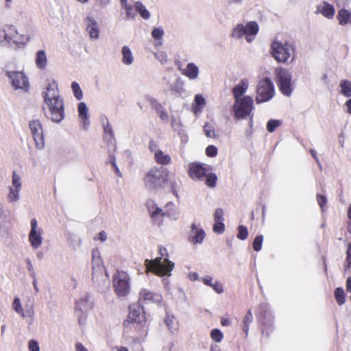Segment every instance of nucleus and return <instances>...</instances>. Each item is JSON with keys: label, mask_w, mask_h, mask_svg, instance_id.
Returning <instances> with one entry per match:
<instances>
[{"label": "nucleus", "mask_w": 351, "mask_h": 351, "mask_svg": "<svg viewBox=\"0 0 351 351\" xmlns=\"http://www.w3.org/2000/svg\"><path fill=\"white\" fill-rule=\"evenodd\" d=\"M335 298L339 305L345 303V293L342 288L338 287L335 290Z\"/></svg>", "instance_id": "38"}, {"label": "nucleus", "mask_w": 351, "mask_h": 351, "mask_svg": "<svg viewBox=\"0 0 351 351\" xmlns=\"http://www.w3.org/2000/svg\"><path fill=\"white\" fill-rule=\"evenodd\" d=\"M245 40L248 43H251L258 33L259 27L256 22L250 21L245 25Z\"/></svg>", "instance_id": "22"}, {"label": "nucleus", "mask_w": 351, "mask_h": 351, "mask_svg": "<svg viewBox=\"0 0 351 351\" xmlns=\"http://www.w3.org/2000/svg\"><path fill=\"white\" fill-rule=\"evenodd\" d=\"M205 237V231L202 228H198L195 223H193L191 226L189 241L193 245L200 244L203 242Z\"/></svg>", "instance_id": "18"}, {"label": "nucleus", "mask_w": 351, "mask_h": 351, "mask_svg": "<svg viewBox=\"0 0 351 351\" xmlns=\"http://www.w3.org/2000/svg\"><path fill=\"white\" fill-rule=\"evenodd\" d=\"M281 125V121L277 119H270L267 123V130L269 132H274Z\"/></svg>", "instance_id": "41"}, {"label": "nucleus", "mask_w": 351, "mask_h": 351, "mask_svg": "<svg viewBox=\"0 0 351 351\" xmlns=\"http://www.w3.org/2000/svg\"><path fill=\"white\" fill-rule=\"evenodd\" d=\"M43 96L49 108L47 117L53 122L60 123L64 118V104L55 80L47 84L43 92Z\"/></svg>", "instance_id": "1"}, {"label": "nucleus", "mask_w": 351, "mask_h": 351, "mask_svg": "<svg viewBox=\"0 0 351 351\" xmlns=\"http://www.w3.org/2000/svg\"><path fill=\"white\" fill-rule=\"evenodd\" d=\"M154 56L163 65L166 64L168 62L167 54L164 51H159L156 53Z\"/></svg>", "instance_id": "50"}, {"label": "nucleus", "mask_w": 351, "mask_h": 351, "mask_svg": "<svg viewBox=\"0 0 351 351\" xmlns=\"http://www.w3.org/2000/svg\"><path fill=\"white\" fill-rule=\"evenodd\" d=\"M316 14H322L326 18L330 19L335 15V8L332 5L324 1L316 6Z\"/></svg>", "instance_id": "21"}, {"label": "nucleus", "mask_w": 351, "mask_h": 351, "mask_svg": "<svg viewBox=\"0 0 351 351\" xmlns=\"http://www.w3.org/2000/svg\"><path fill=\"white\" fill-rule=\"evenodd\" d=\"M37 221L36 219L31 220V231L29 234V241L34 248H38L42 243V237L40 231H37Z\"/></svg>", "instance_id": "17"}, {"label": "nucleus", "mask_w": 351, "mask_h": 351, "mask_svg": "<svg viewBox=\"0 0 351 351\" xmlns=\"http://www.w3.org/2000/svg\"><path fill=\"white\" fill-rule=\"evenodd\" d=\"M249 86V82L247 79H242L238 84H237L232 89V94L234 100L241 99Z\"/></svg>", "instance_id": "24"}, {"label": "nucleus", "mask_w": 351, "mask_h": 351, "mask_svg": "<svg viewBox=\"0 0 351 351\" xmlns=\"http://www.w3.org/2000/svg\"><path fill=\"white\" fill-rule=\"evenodd\" d=\"M210 337L215 342H220L223 338V335L219 329H213L210 332Z\"/></svg>", "instance_id": "42"}, {"label": "nucleus", "mask_w": 351, "mask_h": 351, "mask_svg": "<svg viewBox=\"0 0 351 351\" xmlns=\"http://www.w3.org/2000/svg\"><path fill=\"white\" fill-rule=\"evenodd\" d=\"M205 176L206 177V184L210 188L215 187L217 180V175L213 173H209L208 174L206 173Z\"/></svg>", "instance_id": "39"}, {"label": "nucleus", "mask_w": 351, "mask_h": 351, "mask_svg": "<svg viewBox=\"0 0 351 351\" xmlns=\"http://www.w3.org/2000/svg\"><path fill=\"white\" fill-rule=\"evenodd\" d=\"M277 77L278 80V86L281 93L284 95L289 97L293 92L291 73L287 69H280L277 71Z\"/></svg>", "instance_id": "10"}, {"label": "nucleus", "mask_w": 351, "mask_h": 351, "mask_svg": "<svg viewBox=\"0 0 351 351\" xmlns=\"http://www.w3.org/2000/svg\"><path fill=\"white\" fill-rule=\"evenodd\" d=\"M237 238L240 240H245L248 237V231L245 226L240 225L238 227Z\"/></svg>", "instance_id": "45"}, {"label": "nucleus", "mask_w": 351, "mask_h": 351, "mask_svg": "<svg viewBox=\"0 0 351 351\" xmlns=\"http://www.w3.org/2000/svg\"><path fill=\"white\" fill-rule=\"evenodd\" d=\"M156 162L162 165L169 164L171 161L169 155H154Z\"/></svg>", "instance_id": "48"}, {"label": "nucleus", "mask_w": 351, "mask_h": 351, "mask_svg": "<svg viewBox=\"0 0 351 351\" xmlns=\"http://www.w3.org/2000/svg\"><path fill=\"white\" fill-rule=\"evenodd\" d=\"M76 351H88L81 343H77L75 344Z\"/></svg>", "instance_id": "64"}, {"label": "nucleus", "mask_w": 351, "mask_h": 351, "mask_svg": "<svg viewBox=\"0 0 351 351\" xmlns=\"http://www.w3.org/2000/svg\"><path fill=\"white\" fill-rule=\"evenodd\" d=\"M231 36L232 38L241 39L245 36V25L243 23L237 24L233 29Z\"/></svg>", "instance_id": "34"}, {"label": "nucleus", "mask_w": 351, "mask_h": 351, "mask_svg": "<svg viewBox=\"0 0 351 351\" xmlns=\"http://www.w3.org/2000/svg\"><path fill=\"white\" fill-rule=\"evenodd\" d=\"M225 230V225L223 221H215L213 226V231L217 234H222Z\"/></svg>", "instance_id": "52"}, {"label": "nucleus", "mask_w": 351, "mask_h": 351, "mask_svg": "<svg viewBox=\"0 0 351 351\" xmlns=\"http://www.w3.org/2000/svg\"><path fill=\"white\" fill-rule=\"evenodd\" d=\"M19 191H20V189L10 187L9 195H8V198L10 199V201H16L19 199Z\"/></svg>", "instance_id": "54"}, {"label": "nucleus", "mask_w": 351, "mask_h": 351, "mask_svg": "<svg viewBox=\"0 0 351 351\" xmlns=\"http://www.w3.org/2000/svg\"><path fill=\"white\" fill-rule=\"evenodd\" d=\"M5 75L14 90H20L25 93L29 91L30 87L29 78L23 71L7 70Z\"/></svg>", "instance_id": "7"}, {"label": "nucleus", "mask_w": 351, "mask_h": 351, "mask_svg": "<svg viewBox=\"0 0 351 351\" xmlns=\"http://www.w3.org/2000/svg\"><path fill=\"white\" fill-rule=\"evenodd\" d=\"M263 241V235H258L254 238L253 243H252V247L254 251L258 252L261 250Z\"/></svg>", "instance_id": "43"}, {"label": "nucleus", "mask_w": 351, "mask_h": 351, "mask_svg": "<svg viewBox=\"0 0 351 351\" xmlns=\"http://www.w3.org/2000/svg\"><path fill=\"white\" fill-rule=\"evenodd\" d=\"M215 221H223V210L219 208L216 209L214 215Z\"/></svg>", "instance_id": "56"}, {"label": "nucleus", "mask_w": 351, "mask_h": 351, "mask_svg": "<svg viewBox=\"0 0 351 351\" xmlns=\"http://www.w3.org/2000/svg\"><path fill=\"white\" fill-rule=\"evenodd\" d=\"M149 148L153 154H163V152L158 149V145L156 142L151 141L149 143Z\"/></svg>", "instance_id": "58"}, {"label": "nucleus", "mask_w": 351, "mask_h": 351, "mask_svg": "<svg viewBox=\"0 0 351 351\" xmlns=\"http://www.w3.org/2000/svg\"><path fill=\"white\" fill-rule=\"evenodd\" d=\"M141 297L144 301H154L156 299L157 295L153 292H151L147 289L141 290Z\"/></svg>", "instance_id": "40"}, {"label": "nucleus", "mask_w": 351, "mask_h": 351, "mask_svg": "<svg viewBox=\"0 0 351 351\" xmlns=\"http://www.w3.org/2000/svg\"><path fill=\"white\" fill-rule=\"evenodd\" d=\"M29 128L35 141L36 147L42 149L45 146L43 129L41 122L38 119L32 120L29 122Z\"/></svg>", "instance_id": "12"}, {"label": "nucleus", "mask_w": 351, "mask_h": 351, "mask_svg": "<svg viewBox=\"0 0 351 351\" xmlns=\"http://www.w3.org/2000/svg\"><path fill=\"white\" fill-rule=\"evenodd\" d=\"M71 87L75 97L79 101L82 100L83 99V92L80 84L76 82H73Z\"/></svg>", "instance_id": "36"}, {"label": "nucleus", "mask_w": 351, "mask_h": 351, "mask_svg": "<svg viewBox=\"0 0 351 351\" xmlns=\"http://www.w3.org/2000/svg\"><path fill=\"white\" fill-rule=\"evenodd\" d=\"M16 27L13 25H7L0 29V43H5L8 45L12 40V37L16 34Z\"/></svg>", "instance_id": "23"}, {"label": "nucleus", "mask_w": 351, "mask_h": 351, "mask_svg": "<svg viewBox=\"0 0 351 351\" xmlns=\"http://www.w3.org/2000/svg\"><path fill=\"white\" fill-rule=\"evenodd\" d=\"M179 69L182 71V73L187 77L191 80H196L199 75V68L193 62L188 63L186 68L184 69Z\"/></svg>", "instance_id": "25"}, {"label": "nucleus", "mask_w": 351, "mask_h": 351, "mask_svg": "<svg viewBox=\"0 0 351 351\" xmlns=\"http://www.w3.org/2000/svg\"><path fill=\"white\" fill-rule=\"evenodd\" d=\"M162 81L165 82V85L169 87V90L173 95L180 97L184 92V82L180 77H177L175 81L170 83V81L165 76L162 77Z\"/></svg>", "instance_id": "16"}, {"label": "nucleus", "mask_w": 351, "mask_h": 351, "mask_svg": "<svg viewBox=\"0 0 351 351\" xmlns=\"http://www.w3.org/2000/svg\"><path fill=\"white\" fill-rule=\"evenodd\" d=\"M337 19L341 25H345L348 23H351V13L345 9H341L338 12Z\"/></svg>", "instance_id": "31"}, {"label": "nucleus", "mask_w": 351, "mask_h": 351, "mask_svg": "<svg viewBox=\"0 0 351 351\" xmlns=\"http://www.w3.org/2000/svg\"><path fill=\"white\" fill-rule=\"evenodd\" d=\"M258 322L265 329L267 326L272 327L274 317L271 315L269 307L267 304H260L256 312Z\"/></svg>", "instance_id": "11"}, {"label": "nucleus", "mask_w": 351, "mask_h": 351, "mask_svg": "<svg viewBox=\"0 0 351 351\" xmlns=\"http://www.w3.org/2000/svg\"><path fill=\"white\" fill-rule=\"evenodd\" d=\"M125 10V15L128 19H133L136 16V14L134 12V7L130 5H127V7H122Z\"/></svg>", "instance_id": "53"}, {"label": "nucleus", "mask_w": 351, "mask_h": 351, "mask_svg": "<svg viewBox=\"0 0 351 351\" xmlns=\"http://www.w3.org/2000/svg\"><path fill=\"white\" fill-rule=\"evenodd\" d=\"M205 154H217V148L215 145H209L206 147Z\"/></svg>", "instance_id": "62"}, {"label": "nucleus", "mask_w": 351, "mask_h": 351, "mask_svg": "<svg viewBox=\"0 0 351 351\" xmlns=\"http://www.w3.org/2000/svg\"><path fill=\"white\" fill-rule=\"evenodd\" d=\"M28 348L29 351H40V347L38 341L31 339L28 343Z\"/></svg>", "instance_id": "57"}, {"label": "nucleus", "mask_w": 351, "mask_h": 351, "mask_svg": "<svg viewBox=\"0 0 351 351\" xmlns=\"http://www.w3.org/2000/svg\"><path fill=\"white\" fill-rule=\"evenodd\" d=\"M129 314L123 324L128 327L130 324H141L145 321V315L143 312V307L138 304H133L129 307Z\"/></svg>", "instance_id": "13"}, {"label": "nucleus", "mask_w": 351, "mask_h": 351, "mask_svg": "<svg viewBox=\"0 0 351 351\" xmlns=\"http://www.w3.org/2000/svg\"><path fill=\"white\" fill-rule=\"evenodd\" d=\"M253 99L251 97L243 96L241 99L234 100L233 111L234 119H245L250 116L254 108Z\"/></svg>", "instance_id": "6"}, {"label": "nucleus", "mask_w": 351, "mask_h": 351, "mask_svg": "<svg viewBox=\"0 0 351 351\" xmlns=\"http://www.w3.org/2000/svg\"><path fill=\"white\" fill-rule=\"evenodd\" d=\"M89 300L88 298H85L83 299H80L76 302L75 304V310L82 311L84 310H87L89 308Z\"/></svg>", "instance_id": "37"}, {"label": "nucleus", "mask_w": 351, "mask_h": 351, "mask_svg": "<svg viewBox=\"0 0 351 351\" xmlns=\"http://www.w3.org/2000/svg\"><path fill=\"white\" fill-rule=\"evenodd\" d=\"M101 124L104 130V140L110 147L111 151H114L116 147V138L112 125L106 117L101 119Z\"/></svg>", "instance_id": "14"}, {"label": "nucleus", "mask_w": 351, "mask_h": 351, "mask_svg": "<svg viewBox=\"0 0 351 351\" xmlns=\"http://www.w3.org/2000/svg\"><path fill=\"white\" fill-rule=\"evenodd\" d=\"M204 130L206 136L210 138H215L217 136L215 134L214 127L210 124L206 123L204 126Z\"/></svg>", "instance_id": "44"}, {"label": "nucleus", "mask_w": 351, "mask_h": 351, "mask_svg": "<svg viewBox=\"0 0 351 351\" xmlns=\"http://www.w3.org/2000/svg\"><path fill=\"white\" fill-rule=\"evenodd\" d=\"M206 105V99L201 94L195 95L194 103L192 108L195 114L202 112L203 108Z\"/></svg>", "instance_id": "30"}, {"label": "nucleus", "mask_w": 351, "mask_h": 351, "mask_svg": "<svg viewBox=\"0 0 351 351\" xmlns=\"http://www.w3.org/2000/svg\"><path fill=\"white\" fill-rule=\"evenodd\" d=\"M12 307L16 313L24 316V311L23 308H22L21 301L19 298H14L12 303Z\"/></svg>", "instance_id": "49"}, {"label": "nucleus", "mask_w": 351, "mask_h": 351, "mask_svg": "<svg viewBox=\"0 0 351 351\" xmlns=\"http://www.w3.org/2000/svg\"><path fill=\"white\" fill-rule=\"evenodd\" d=\"M253 322V315L252 313V311L250 309L247 311V313L245 314L243 323V330L246 335H247L249 329H250V324Z\"/></svg>", "instance_id": "35"}, {"label": "nucleus", "mask_w": 351, "mask_h": 351, "mask_svg": "<svg viewBox=\"0 0 351 351\" xmlns=\"http://www.w3.org/2000/svg\"><path fill=\"white\" fill-rule=\"evenodd\" d=\"M271 50L272 56L278 62L286 63L290 59V63H293L296 59L295 46L293 43L274 40Z\"/></svg>", "instance_id": "3"}, {"label": "nucleus", "mask_w": 351, "mask_h": 351, "mask_svg": "<svg viewBox=\"0 0 351 351\" xmlns=\"http://www.w3.org/2000/svg\"><path fill=\"white\" fill-rule=\"evenodd\" d=\"M134 8L143 19L148 20L150 18V12L141 1H136Z\"/></svg>", "instance_id": "32"}, {"label": "nucleus", "mask_w": 351, "mask_h": 351, "mask_svg": "<svg viewBox=\"0 0 351 351\" xmlns=\"http://www.w3.org/2000/svg\"><path fill=\"white\" fill-rule=\"evenodd\" d=\"M169 173L165 167H153L145 176L144 183L149 190L164 188L168 182Z\"/></svg>", "instance_id": "4"}, {"label": "nucleus", "mask_w": 351, "mask_h": 351, "mask_svg": "<svg viewBox=\"0 0 351 351\" xmlns=\"http://www.w3.org/2000/svg\"><path fill=\"white\" fill-rule=\"evenodd\" d=\"M92 268L93 274L103 269V261L99 256V251L94 249L92 251Z\"/></svg>", "instance_id": "27"}, {"label": "nucleus", "mask_w": 351, "mask_h": 351, "mask_svg": "<svg viewBox=\"0 0 351 351\" xmlns=\"http://www.w3.org/2000/svg\"><path fill=\"white\" fill-rule=\"evenodd\" d=\"M165 34L162 27H154L152 32V36L156 40H160Z\"/></svg>", "instance_id": "46"}, {"label": "nucleus", "mask_w": 351, "mask_h": 351, "mask_svg": "<svg viewBox=\"0 0 351 351\" xmlns=\"http://www.w3.org/2000/svg\"><path fill=\"white\" fill-rule=\"evenodd\" d=\"M111 164H112V166L113 167V168H114V171H115V172H116L117 175L118 176H120V177H121V172H120L119 169H118V167H117V165H116L115 158H114V156H113V157L112 158V159H111Z\"/></svg>", "instance_id": "63"}, {"label": "nucleus", "mask_w": 351, "mask_h": 351, "mask_svg": "<svg viewBox=\"0 0 351 351\" xmlns=\"http://www.w3.org/2000/svg\"><path fill=\"white\" fill-rule=\"evenodd\" d=\"M150 104L152 108H154L156 111V112H159L160 110L163 108L162 104L159 103L157 99H151Z\"/></svg>", "instance_id": "59"}, {"label": "nucleus", "mask_w": 351, "mask_h": 351, "mask_svg": "<svg viewBox=\"0 0 351 351\" xmlns=\"http://www.w3.org/2000/svg\"><path fill=\"white\" fill-rule=\"evenodd\" d=\"M159 114L160 118L164 121H168V113L165 110V109L163 108L162 110H160L159 112H157Z\"/></svg>", "instance_id": "60"}, {"label": "nucleus", "mask_w": 351, "mask_h": 351, "mask_svg": "<svg viewBox=\"0 0 351 351\" xmlns=\"http://www.w3.org/2000/svg\"><path fill=\"white\" fill-rule=\"evenodd\" d=\"M207 172L208 169L201 164L193 162L189 165L188 173L193 180H202Z\"/></svg>", "instance_id": "19"}, {"label": "nucleus", "mask_w": 351, "mask_h": 351, "mask_svg": "<svg viewBox=\"0 0 351 351\" xmlns=\"http://www.w3.org/2000/svg\"><path fill=\"white\" fill-rule=\"evenodd\" d=\"M77 110L83 129L87 130L90 125V121L86 104L84 102H80L78 104Z\"/></svg>", "instance_id": "20"}, {"label": "nucleus", "mask_w": 351, "mask_h": 351, "mask_svg": "<svg viewBox=\"0 0 351 351\" xmlns=\"http://www.w3.org/2000/svg\"><path fill=\"white\" fill-rule=\"evenodd\" d=\"M84 23L90 38L97 40L99 38V27L97 21L88 14L84 19Z\"/></svg>", "instance_id": "15"}, {"label": "nucleus", "mask_w": 351, "mask_h": 351, "mask_svg": "<svg viewBox=\"0 0 351 351\" xmlns=\"http://www.w3.org/2000/svg\"><path fill=\"white\" fill-rule=\"evenodd\" d=\"M12 37V40L9 44V46L15 49L24 47L27 42L28 41V38L23 34H19L16 30V34L13 35Z\"/></svg>", "instance_id": "26"}, {"label": "nucleus", "mask_w": 351, "mask_h": 351, "mask_svg": "<svg viewBox=\"0 0 351 351\" xmlns=\"http://www.w3.org/2000/svg\"><path fill=\"white\" fill-rule=\"evenodd\" d=\"M316 197H317V201L318 202L319 206H320L321 209L323 210L327 204L326 197L325 195H323L321 194H317Z\"/></svg>", "instance_id": "55"}, {"label": "nucleus", "mask_w": 351, "mask_h": 351, "mask_svg": "<svg viewBox=\"0 0 351 351\" xmlns=\"http://www.w3.org/2000/svg\"><path fill=\"white\" fill-rule=\"evenodd\" d=\"M346 257L345 261L346 267L347 268L351 267V241L348 243L347 245V250H346Z\"/></svg>", "instance_id": "51"}, {"label": "nucleus", "mask_w": 351, "mask_h": 351, "mask_svg": "<svg viewBox=\"0 0 351 351\" xmlns=\"http://www.w3.org/2000/svg\"><path fill=\"white\" fill-rule=\"evenodd\" d=\"M212 287L214 289V290L218 293H221L223 291V286L220 282H215Z\"/></svg>", "instance_id": "61"}, {"label": "nucleus", "mask_w": 351, "mask_h": 351, "mask_svg": "<svg viewBox=\"0 0 351 351\" xmlns=\"http://www.w3.org/2000/svg\"><path fill=\"white\" fill-rule=\"evenodd\" d=\"M158 253L160 257L154 260H145L147 269L159 276H169L174 267V263L169 260V254L165 247L160 246Z\"/></svg>", "instance_id": "2"}, {"label": "nucleus", "mask_w": 351, "mask_h": 351, "mask_svg": "<svg viewBox=\"0 0 351 351\" xmlns=\"http://www.w3.org/2000/svg\"><path fill=\"white\" fill-rule=\"evenodd\" d=\"M340 93L346 97H351V82L348 80H342L339 83Z\"/></svg>", "instance_id": "33"}, {"label": "nucleus", "mask_w": 351, "mask_h": 351, "mask_svg": "<svg viewBox=\"0 0 351 351\" xmlns=\"http://www.w3.org/2000/svg\"><path fill=\"white\" fill-rule=\"evenodd\" d=\"M12 187H13L14 189H21V178L16 173L15 171H13V173H12Z\"/></svg>", "instance_id": "47"}, {"label": "nucleus", "mask_w": 351, "mask_h": 351, "mask_svg": "<svg viewBox=\"0 0 351 351\" xmlns=\"http://www.w3.org/2000/svg\"><path fill=\"white\" fill-rule=\"evenodd\" d=\"M35 64L38 69L44 70L47 65V58L45 50H39L35 56Z\"/></svg>", "instance_id": "28"}, {"label": "nucleus", "mask_w": 351, "mask_h": 351, "mask_svg": "<svg viewBox=\"0 0 351 351\" xmlns=\"http://www.w3.org/2000/svg\"><path fill=\"white\" fill-rule=\"evenodd\" d=\"M130 277L127 272L117 270L112 277L114 291L119 297H124L130 293Z\"/></svg>", "instance_id": "8"}, {"label": "nucleus", "mask_w": 351, "mask_h": 351, "mask_svg": "<svg viewBox=\"0 0 351 351\" xmlns=\"http://www.w3.org/2000/svg\"><path fill=\"white\" fill-rule=\"evenodd\" d=\"M146 206L148 210L149 217L154 221H158L160 218L162 219L165 217L170 218L175 215L174 204L171 202H168L165 205V210L159 208L152 200L147 201Z\"/></svg>", "instance_id": "5"}, {"label": "nucleus", "mask_w": 351, "mask_h": 351, "mask_svg": "<svg viewBox=\"0 0 351 351\" xmlns=\"http://www.w3.org/2000/svg\"><path fill=\"white\" fill-rule=\"evenodd\" d=\"M256 101L258 104L269 101L274 95V86L269 77L259 81L256 88Z\"/></svg>", "instance_id": "9"}, {"label": "nucleus", "mask_w": 351, "mask_h": 351, "mask_svg": "<svg viewBox=\"0 0 351 351\" xmlns=\"http://www.w3.org/2000/svg\"><path fill=\"white\" fill-rule=\"evenodd\" d=\"M121 61L125 65H131L134 62V57L131 49L128 46H123L121 49Z\"/></svg>", "instance_id": "29"}]
</instances>
